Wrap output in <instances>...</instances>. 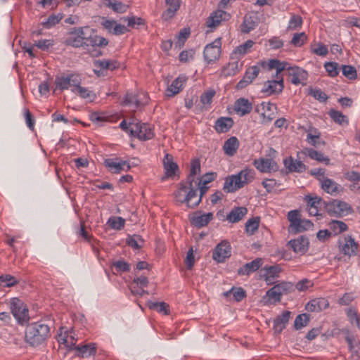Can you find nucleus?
<instances>
[{
	"label": "nucleus",
	"mask_w": 360,
	"mask_h": 360,
	"mask_svg": "<svg viewBox=\"0 0 360 360\" xmlns=\"http://www.w3.org/2000/svg\"><path fill=\"white\" fill-rule=\"evenodd\" d=\"M96 69L94 72L98 76H104L105 70H114L119 68V63L115 60H96L94 62Z\"/></svg>",
	"instance_id": "obj_15"
},
{
	"label": "nucleus",
	"mask_w": 360,
	"mask_h": 360,
	"mask_svg": "<svg viewBox=\"0 0 360 360\" xmlns=\"http://www.w3.org/2000/svg\"><path fill=\"white\" fill-rule=\"evenodd\" d=\"M91 30L93 34L87 37L86 40L84 41L85 49H89L90 47L94 48V46L103 47L108 44V41L105 38L96 34L94 30Z\"/></svg>",
	"instance_id": "obj_24"
},
{
	"label": "nucleus",
	"mask_w": 360,
	"mask_h": 360,
	"mask_svg": "<svg viewBox=\"0 0 360 360\" xmlns=\"http://www.w3.org/2000/svg\"><path fill=\"white\" fill-rule=\"evenodd\" d=\"M232 294L236 301H241L246 295L245 291L242 288H232L231 290L228 291L226 295Z\"/></svg>",
	"instance_id": "obj_60"
},
{
	"label": "nucleus",
	"mask_w": 360,
	"mask_h": 360,
	"mask_svg": "<svg viewBox=\"0 0 360 360\" xmlns=\"http://www.w3.org/2000/svg\"><path fill=\"white\" fill-rule=\"evenodd\" d=\"M190 28L188 27H184L181 29L178 35H177V44L179 46H181L184 44L185 41L188 39V37L190 36Z\"/></svg>",
	"instance_id": "obj_62"
},
{
	"label": "nucleus",
	"mask_w": 360,
	"mask_h": 360,
	"mask_svg": "<svg viewBox=\"0 0 360 360\" xmlns=\"http://www.w3.org/2000/svg\"><path fill=\"white\" fill-rule=\"evenodd\" d=\"M321 188L327 193L336 196L344 191V188L333 179L326 177L319 183Z\"/></svg>",
	"instance_id": "obj_19"
},
{
	"label": "nucleus",
	"mask_w": 360,
	"mask_h": 360,
	"mask_svg": "<svg viewBox=\"0 0 360 360\" xmlns=\"http://www.w3.org/2000/svg\"><path fill=\"white\" fill-rule=\"evenodd\" d=\"M233 125V120L231 117H221L216 120L214 127L217 132L225 133L228 131Z\"/></svg>",
	"instance_id": "obj_29"
},
{
	"label": "nucleus",
	"mask_w": 360,
	"mask_h": 360,
	"mask_svg": "<svg viewBox=\"0 0 360 360\" xmlns=\"http://www.w3.org/2000/svg\"><path fill=\"white\" fill-rule=\"evenodd\" d=\"M306 154L312 160H315L319 162H323L326 165H330V159L328 156H324L322 153L313 148L307 149Z\"/></svg>",
	"instance_id": "obj_41"
},
{
	"label": "nucleus",
	"mask_w": 360,
	"mask_h": 360,
	"mask_svg": "<svg viewBox=\"0 0 360 360\" xmlns=\"http://www.w3.org/2000/svg\"><path fill=\"white\" fill-rule=\"evenodd\" d=\"M254 166L262 172H271L278 169L277 164L271 159L259 158L255 160Z\"/></svg>",
	"instance_id": "obj_20"
},
{
	"label": "nucleus",
	"mask_w": 360,
	"mask_h": 360,
	"mask_svg": "<svg viewBox=\"0 0 360 360\" xmlns=\"http://www.w3.org/2000/svg\"><path fill=\"white\" fill-rule=\"evenodd\" d=\"M231 255V247L227 240H222L214 249L212 258L217 262H224Z\"/></svg>",
	"instance_id": "obj_11"
},
{
	"label": "nucleus",
	"mask_w": 360,
	"mask_h": 360,
	"mask_svg": "<svg viewBox=\"0 0 360 360\" xmlns=\"http://www.w3.org/2000/svg\"><path fill=\"white\" fill-rule=\"evenodd\" d=\"M328 306L329 302L326 298L319 297L309 301L305 305V309L310 312H318L326 309Z\"/></svg>",
	"instance_id": "obj_22"
},
{
	"label": "nucleus",
	"mask_w": 360,
	"mask_h": 360,
	"mask_svg": "<svg viewBox=\"0 0 360 360\" xmlns=\"http://www.w3.org/2000/svg\"><path fill=\"white\" fill-rule=\"evenodd\" d=\"M63 44L65 46H70L75 48H84V41L82 40V39L78 37L75 34L71 33V30L68 34V36L65 38Z\"/></svg>",
	"instance_id": "obj_38"
},
{
	"label": "nucleus",
	"mask_w": 360,
	"mask_h": 360,
	"mask_svg": "<svg viewBox=\"0 0 360 360\" xmlns=\"http://www.w3.org/2000/svg\"><path fill=\"white\" fill-rule=\"evenodd\" d=\"M77 91L79 96L82 98H89L91 99L95 96L94 94L92 91H89L88 89L81 86L80 84L78 86H75L74 89H72V92Z\"/></svg>",
	"instance_id": "obj_53"
},
{
	"label": "nucleus",
	"mask_w": 360,
	"mask_h": 360,
	"mask_svg": "<svg viewBox=\"0 0 360 360\" xmlns=\"http://www.w3.org/2000/svg\"><path fill=\"white\" fill-rule=\"evenodd\" d=\"M163 166L165 174L169 177L176 175V172L179 170L177 164L173 160V156L168 153L165 155L163 159Z\"/></svg>",
	"instance_id": "obj_27"
},
{
	"label": "nucleus",
	"mask_w": 360,
	"mask_h": 360,
	"mask_svg": "<svg viewBox=\"0 0 360 360\" xmlns=\"http://www.w3.org/2000/svg\"><path fill=\"white\" fill-rule=\"evenodd\" d=\"M258 25V18L256 15H245L243 22L240 25V30L243 33L248 34L254 30Z\"/></svg>",
	"instance_id": "obj_28"
},
{
	"label": "nucleus",
	"mask_w": 360,
	"mask_h": 360,
	"mask_svg": "<svg viewBox=\"0 0 360 360\" xmlns=\"http://www.w3.org/2000/svg\"><path fill=\"white\" fill-rule=\"evenodd\" d=\"M61 19H62V16L60 14L51 15L50 16H49V18L46 19V20L44 22H42L41 24L46 28H50V27L54 26L55 25L58 24L60 21Z\"/></svg>",
	"instance_id": "obj_59"
},
{
	"label": "nucleus",
	"mask_w": 360,
	"mask_h": 360,
	"mask_svg": "<svg viewBox=\"0 0 360 360\" xmlns=\"http://www.w3.org/2000/svg\"><path fill=\"white\" fill-rule=\"evenodd\" d=\"M200 172V163L198 159L193 160L191 162V167L190 173L186 179V184L190 186L198 187L197 181L195 179V176Z\"/></svg>",
	"instance_id": "obj_30"
},
{
	"label": "nucleus",
	"mask_w": 360,
	"mask_h": 360,
	"mask_svg": "<svg viewBox=\"0 0 360 360\" xmlns=\"http://www.w3.org/2000/svg\"><path fill=\"white\" fill-rule=\"evenodd\" d=\"M304 202H307L308 207H321L323 206L325 201L322 200L321 198L318 196H311L309 195H305L304 198Z\"/></svg>",
	"instance_id": "obj_49"
},
{
	"label": "nucleus",
	"mask_w": 360,
	"mask_h": 360,
	"mask_svg": "<svg viewBox=\"0 0 360 360\" xmlns=\"http://www.w3.org/2000/svg\"><path fill=\"white\" fill-rule=\"evenodd\" d=\"M338 247L340 252L349 257L357 255L359 245L351 236L339 240Z\"/></svg>",
	"instance_id": "obj_9"
},
{
	"label": "nucleus",
	"mask_w": 360,
	"mask_h": 360,
	"mask_svg": "<svg viewBox=\"0 0 360 360\" xmlns=\"http://www.w3.org/2000/svg\"><path fill=\"white\" fill-rule=\"evenodd\" d=\"M166 5L168 6L166 11L162 14V19L165 21L171 20L180 7L179 0H165Z\"/></svg>",
	"instance_id": "obj_26"
},
{
	"label": "nucleus",
	"mask_w": 360,
	"mask_h": 360,
	"mask_svg": "<svg viewBox=\"0 0 360 360\" xmlns=\"http://www.w3.org/2000/svg\"><path fill=\"white\" fill-rule=\"evenodd\" d=\"M126 243L131 248L139 250L142 247L143 240L139 235L128 236L126 239Z\"/></svg>",
	"instance_id": "obj_46"
},
{
	"label": "nucleus",
	"mask_w": 360,
	"mask_h": 360,
	"mask_svg": "<svg viewBox=\"0 0 360 360\" xmlns=\"http://www.w3.org/2000/svg\"><path fill=\"white\" fill-rule=\"evenodd\" d=\"M221 39L220 38L216 39L213 42L207 44L203 51V56L205 60L207 63L214 62L219 58L221 53Z\"/></svg>",
	"instance_id": "obj_10"
},
{
	"label": "nucleus",
	"mask_w": 360,
	"mask_h": 360,
	"mask_svg": "<svg viewBox=\"0 0 360 360\" xmlns=\"http://www.w3.org/2000/svg\"><path fill=\"white\" fill-rule=\"evenodd\" d=\"M102 2L104 6L110 8L114 12L118 13H125L129 8L128 5L117 0H103Z\"/></svg>",
	"instance_id": "obj_37"
},
{
	"label": "nucleus",
	"mask_w": 360,
	"mask_h": 360,
	"mask_svg": "<svg viewBox=\"0 0 360 360\" xmlns=\"http://www.w3.org/2000/svg\"><path fill=\"white\" fill-rule=\"evenodd\" d=\"M345 340L348 344L349 351L352 352L353 356L359 357L360 346L358 343H354V338L352 336H347Z\"/></svg>",
	"instance_id": "obj_52"
},
{
	"label": "nucleus",
	"mask_w": 360,
	"mask_h": 360,
	"mask_svg": "<svg viewBox=\"0 0 360 360\" xmlns=\"http://www.w3.org/2000/svg\"><path fill=\"white\" fill-rule=\"evenodd\" d=\"M130 134L140 140L151 139L154 136L152 128L148 124L129 122Z\"/></svg>",
	"instance_id": "obj_6"
},
{
	"label": "nucleus",
	"mask_w": 360,
	"mask_h": 360,
	"mask_svg": "<svg viewBox=\"0 0 360 360\" xmlns=\"http://www.w3.org/2000/svg\"><path fill=\"white\" fill-rule=\"evenodd\" d=\"M74 349L78 352L77 356L82 358L94 355L96 352V347L94 343L86 344L82 346H75Z\"/></svg>",
	"instance_id": "obj_35"
},
{
	"label": "nucleus",
	"mask_w": 360,
	"mask_h": 360,
	"mask_svg": "<svg viewBox=\"0 0 360 360\" xmlns=\"http://www.w3.org/2000/svg\"><path fill=\"white\" fill-rule=\"evenodd\" d=\"M288 65H289L288 63L284 61L281 62L278 59L261 60L258 62L257 65L251 66L246 70L243 78L238 82L236 88L237 89H243L251 84L258 76L259 72L261 71V68L264 72L275 70H276V75H278L281 72L291 69V68Z\"/></svg>",
	"instance_id": "obj_1"
},
{
	"label": "nucleus",
	"mask_w": 360,
	"mask_h": 360,
	"mask_svg": "<svg viewBox=\"0 0 360 360\" xmlns=\"http://www.w3.org/2000/svg\"><path fill=\"white\" fill-rule=\"evenodd\" d=\"M254 44V41L252 40H248L246 41L243 44H241L236 47V49L234 50L233 53L235 54H240L242 56L245 55L248 50L250 49Z\"/></svg>",
	"instance_id": "obj_64"
},
{
	"label": "nucleus",
	"mask_w": 360,
	"mask_h": 360,
	"mask_svg": "<svg viewBox=\"0 0 360 360\" xmlns=\"http://www.w3.org/2000/svg\"><path fill=\"white\" fill-rule=\"evenodd\" d=\"M314 285V283L312 281L309 280L307 278H303L298 281L295 287L296 290H297L299 292H306L309 288H312Z\"/></svg>",
	"instance_id": "obj_54"
},
{
	"label": "nucleus",
	"mask_w": 360,
	"mask_h": 360,
	"mask_svg": "<svg viewBox=\"0 0 360 360\" xmlns=\"http://www.w3.org/2000/svg\"><path fill=\"white\" fill-rule=\"evenodd\" d=\"M309 240L304 236H299L294 238V252L300 255H304L309 250Z\"/></svg>",
	"instance_id": "obj_23"
},
{
	"label": "nucleus",
	"mask_w": 360,
	"mask_h": 360,
	"mask_svg": "<svg viewBox=\"0 0 360 360\" xmlns=\"http://www.w3.org/2000/svg\"><path fill=\"white\" fill-rule=\"evenodd\" d=\"M328 114L332 120L339 124H348L349 123L347 116L344 115L340 111L330 110Z\"/></svg>",
	"instance_id": "obj_48"
},
{
	"label": "nucleus",
	"mask_w": 360,
	"mask_h": 360,
	"mask_svg": "<svg viewBox=\"0 0 360 360\" xmlns=\"http://www.w3.org/2000/svg\"><path fill=\"white\" fill-rule=\"evenodd\" d=\"M117 273L128 272L130 271L129 264L124 260L115 261L112 264Z\"/></svg>",
	"instance_id": "obj_57"
},
{
	"label": "nucleus",
	"mask_w": 360,
	"mask_h": 360,
	"mask_svg": "<svg viewBox=\"0 0 360 360\" xmlns=\"http://www.w3.org/2000/svg\"><path fill=\"white\" fill-rule=\"evenodd\" d=\"M252 110V105L247 98H240L234 103V110L240 116L249 114Z\"/></svg>",
	"instance_id": "obj_21"
},
{
	"label": "nucleus",
	"mask_w": 360,
	"mask_h": 360,
	"mask_svg": "<svg viewBox=\"0 0 360 360\" xmlns=\"http://www.w3.org/2000/svg\"><path fill=\"white\" fill-rule=\"evenodd\" d=\"M323 207L330 217L337 218H341L354 212V210L349 204L337 199L324 202Z\"/></svg>",
	"instance_id": "obj_4"
},
{
	"label": "nucleus",
	"mask_w": 360,
	"mask_h": 360,
	"mask_svg": "<svg viewBox=\"0 0 360 360\" xmlns=\"http://www.w3.org/2000/svg\"><path fill=\"white\" fill-rule=\"evenodd\" d=\"M260 219L259 217H253L245 223V232L249 235H252L257 231L259 225Z\"/></svg>",
	"instance_id": "obj_44"
},
{
	"label": "nucleus",
	"mask_w": 360,
	"mask_h": 360,
	"mask_svg": "<svg viewBox=\"0 0 360 360\" xmlns=\"http://www.w3.org/2000/svg\"><path fill=\"white\" fill-rule=\"evenodd\" d=\"M281 72L278 75L276 73L275 76L277 79L268 80L264 84V86L262 89V92L270 96L274 94H278L282 91L283 89V79L282 77H280Z\"/></svg>",
	"instance_id": "obj_14"
},
{
	"label": "nucleus",
	"mask_w": 360,
	"mask_h": 360,
	"mask_svg": "<svg viewBox=\"0 0 360 360\" xmlns=\"http://www.w3.org/2000/svg\"><path fill=\"white\" fill-rule=\"evenodd\" d=\"M262 265V259L256 258L250 262L246 263L237 271L238 275H249L258 270Z\"/></svg>",
	"instance_id": "obj_25"
},
{
	"label": "nucleus",
	"mask_w": 360,
	"mask_h": 360,
	"mask_svg": "<svg viewBox=\"0 0 360 360\" xmlns=\"http://www.w3.org/2000/svg\"><path fill=\"white\" fill-rule=\"evenodd\" d=\"M308 37L305 32L294 33V46L301 47L307 41Z\"/></svg>",
	"instance_id": "obj_58"
},
{
	"label": "nucleus",
	"mask_w": 360,
	"mask_h": 360,
	"mask_svg": "<svg viewBox=\"0 0 360 360\" xmlns=\"http://www.w3.org/2000/svg\"><path fill=\"white\" fill-rule=\"evenodd\" d=\"M212 219L213 214L212 212L201 214L200 212H195L190 217L191 224L198 229L207 226Z\"/></svg>",
	"instance_id": "obj_18"
},
{
	"label": "nucleus",
	"mask_w": 360,
	"mask_h": 360,
	"mask_svg": "<svg viewBox=\"0 0 360 360\" xmlns=\"http://www.w3.org/2000/svg\"><path fill=\"white\" fill-rule=\"evenodd\" d=\"M308 73L306 70L294 65V84H306Z\"/></svg>",
	"instance_id": "obj_40"
},
{
	"label": "nucleus",
	"mask_w": 360,
	"mask_h": 360,
	"mask_svg": "<svg viewBox=\"0 0 360 360\" xmlns=\"http://www.w3.org/2000/svg\"><path fill=\"white\" fill-rule=\"evenodd\" d=\"M231 18V15L222 10H217L211 13L207 18L206 25L209 27H216L220 25L222 21H228Z\"/></svg>",
	"instance_id": "obj_17"
},
{
	"label": "nucleus",
	"mask_w": 360,
	"mask_h": 360,
	"mask_svg": "<svg viewBox=\"0 0 360 360\" xmlns=\"http://www.w3.org/2000/svg\"><path fill=\"white\" fill-rule=\"evenodd\" d=\"M186 78L185 76H179L175 79L172 83L167 89V96H173L178 94L182 89L184 84L186 82Z\"/></svg>",
	"instance_id": "obj_34"
},
{
	"label": "nucleus",
	"mask_w": 360,
	"mask_h": 360,
	"mask_svg": "<svg viewBox=\"0 0 360 360\" xmlns=\"http://www.w3.org/2000/svg\"><path fill=\"white\" fill-rule=\"evenodd\" d=\"M195 188L188 184L181 182L179 185V189L174 193V198L180 203H186L189 208H195L198 205V201H193L195 198Z\"/></svg>",
	"instance_id": "obj_5"
},
{
	"label": "nucleus",
	"mask_w": 360,
	"mask_h": 360,
	"mask_svg": "<svg viewBox=\"0 0 360 360\" xmlns=\"http://www.w3.org/2000/svg\"><path fill=\"white\" fill-rule=\"evenodd\" d=\"M342 74L349 79H354L357 77L356 68L352 65H343L341 67Z\"/></svg>",
	"instance_id": "obj_55"
},
{
	"label": "nucleus",
	"mask_w": 360,
	"mask_h": 360,
	"mask_svg": "<svg viewBox=\"0 0 360 360\" xmlns=\"http://www.w3.org/2000/svg\"><path fill=\"white\" fill-rule=\"evenodd\" d=\"M329 228L333 231L335 235L340 234L348 229L347 225L345 222L338 220H332L329 223Z\"/></svg>",
	"instance_id": "obj_47"
},
{
	"label": "nucleus",
	"mask_w": 360,
	"mask_h": 360,
	"mask_svg": "<svg viewBox=\"0 0 360 360\" xmlns=\"http://www.w3.org/2000/svg\"><path fill=\"white\" fill-rule=\"evenodd\" d=\"M264 270L265 271L264 274L265 276V281L269 284L272 283L274 278L277 276L279 273V268L276 266H270L268 267L266 266Z\"/></svg>",
	"instance_id": "obj_45"
},
{
	"label": "nucleus",
	"mask_w": 360,
	"mask_h": 360,
	"mask_svg": "<svg viewBox=\"0 0 360 360\" xmlns=\"http://www.w3.org/2000/svg\"><path fill=\"white\" fill-rule=\"evenodd\" d=\"M11 309L13 316L18 323L23 324L28 321V310L23 302L19 299L14 298L11 302Z\"/></svg>",
	"instance_id": "obj_8"
},
{
	"label": "nucleus",
	"mask_w": 360,
	"mask_h": 360,
	"mask_svg": "<svg viewBox=\"0 0 360 360\" xmlns=\"http://www.w3.org/2000/svg\"><path fill=\"white\" fill-rule=\"evenodd\" d=\"M123 20L127 21V25L132 28L136 27V25H143L145 24L144 19L135 16L123 18Z\"/></svg>",
	"instance_id": "obj_63"
},
{
	"label": "nucleus",
	"mask_w": 360,
	"mask_h": 360,
	"mask_svg": "<svg viewBox=\"0 0 360 360\" xmlns=\"http://www.w3.org/2000/svg\"><path fill=\"white\" fill-rule=\"evenodd\" d=\"M276 106L274 104L266 102H262L255 108L257 112H261L263 124H268L276 118Z\"/></svg>",
	"instance_id": "obj_12"
},
{
	"label": "nucleus",
	"mask_w": 360,
	"mask_h": 360,
	"mask_svg": "<svg viewBox=\"0 0 360 360\" xmlns=\"http://www.w3.org/2000/svg\"><path fill=\"white\" fill-rule=\"evenodd\" d=\"M278 286H273L267 290L266 295L263 297L262 301L266 304H275L281 300V291Z\"/></svg>",
	"instance_id": "obj_32"
},
{
	"label": "nucleus",
	"mask_w": 360,
	"mask_h": 360,
	"mask_svg": "<svg viewBox=\"0 0 360 360\" xmlns=\"http://www.w3.org/2000/svg\"><path fill=\"white\" fill-rule=\"evenodd\" d=\"M198 187L195 188V198H193V201H198V205L202 200V196L207 191L209 187L207 185L201 184L200 183H197Z\"/></svg>",
	"instance_id": "obj_56"
},
{
	"label": "nucleus",
	"mask_w": 360,
	"mask_h": 360,
	"mask_svg": "<svg viewBox=\"0 0 360 360\" xmlns=\"http://www.w3.org/2000/svg\"><path fill=\"white\" fill-rule=\"evenodd\" d=\"M314 224L309 219H302L299 211L294 210V234L312 229Z\"/></svg>",
	"instance_id": "obj_16"
},
{
	"label": "nucleus",
	"mask_w": 360,
	"mask_h": 360,
	"mask_svg": "<svg viewBox=\"0 0 360 360\" xmlns=\"http://www.w3.org/2000/svg\"><path fill=\"white\" fill-rule=\"evenodd\" d=\"M147 305L150 309L155 310L165 315L169 314V306L164 302H152L148 301Z\"/></svg>",
	"instance_id": "obj_39"
},
{
	"label": "nucleus",
	"mask_w": 360,
	"mask_h": 360,
	"mask_svg": "<svg viewBox=\"0 0 360 360\" xmlns=\"http://www.w3.org/2000/svg\"><path fill=\"white\" fill-rule=\"evenodd\" d=\"M254 178L255 171L252 169L245 168L237 174L227 176L225 179L223 189L226 193H233L251 182Z\"/></svg>",
	"instance_id": "obj_2"
},
{
	"label": "nucleus",
	"mask_w": 360,
	"mask_h": 360,
	"mask_svg": "<svg viewBox=\"0 0 360 360\" xmlns=\"http://www.w3.org/2000/svg\"><path fill=\"white\" fill-rule=\"evenodd\" d=\"M290 311H285L282 314L278 316L274 321V329L276 333H281L285 327V325L289 321Z\"/></svg>",
	"instance_id": "obj_36"
},
{
	"label": "nucleus",
	"mask_w": 360,
	"mask_h": 360,
	"mask_svg": "<svg viewBox=\"0 0 360 360\" xmlns=\"http://www.w3.org/2000/svg\"><path fill=\"white\" fill-rule=\"evenodd\" d=\"M338 64L335 62H326L324 68L330 77H334L338 75Z\"/></svg>",
	"instance_id": "obj_61"
},
{
	"label": "nucleus",
	"mask_w": 360,
	"mask_h": 360,
	"mask_svg": "<svg viewBox=\"0 0 360 360\" xmlns=\"http://www.w3.org/2000/svg\"><path fill=\"white\" fill-rule=\"evenodd\" d=\"M310 314L304 313L299 314L294 320V329L300 330L307 326L310 321Z\"/></svg>",
	"instance_id": "obj_43"
},
{
	"label": "nucleus",
	"mask_w": 360,
	"mask_h": 360,
	"mask_svg": "<svg viewBox=\"0 0 360 360\" xmlns=\"http://www.w3.org/2000/svg\"><path fill=\"white\" fill-rule=\"evenodd\" d=\"M18 283V280L9 274H2L0 276V285L3 287H11Z\"/></svg>",
	"instance_id": "obj_51"
},
{
	"label": "nucleus",
	"mask_w": 360,
	"mask_h": 360,
	"mask_svg": "<svg viewBox=\"0 0 360 360\" xmlns=\"http://www.w3.org/2000/svg\"><path fill=\"white\" fill-rule=\"evenodd\" d=\"M56 88L61 91L68 89L70 86H78L82 83L80 75L76 73L68 74L65 76L58 77L55 81Z\"/></svg>",
	"instance_id": "obj_7"
},
{
	"label": "nucleus",
	"mask_w": 360,
	"mask_h": 360,
	"mask_svg": "<svg viewBox=\"0 0 360 360\" xmlns=\"http://www.w3.org/2000/svg\"><path fill=\"white\" fill-rule=\"evenodd\" d=\"M239 147V141L236 136H231L225 141L223 150L226 155L233 156Z\"/></svg>",
	"instance_id": "obj_33"
},
{
	"label": "nucleus",
	"mask_w": 360,
	"mask_h": 360,
	"mask_svg": "<svg viewBox=\"0 0 360 360\" xmlns=\"http://www.w3.org/2000/svg\"><path fill=\"white\" fill-rule=\"evenodd\" d=\"M106 224L111 229L120 231L124 227L125 220L121 217L113 216L108 219Z\"/></svg>",
	"instance_id": "obj_42"
},
{
	"label": "nucleus",
	"mask_w": 360,
	"mask_h": 360,
	"mask_svg": "<svg viewBox=\"0 0 360 360\" xmlns=\"http://www.w3.org/2000/svg\"><path fill=\"white\" fill-rule=\"evenodd\" d=\"M48 325L41 322L29 324L25 330V341L32 347L40 345L49 336Z\"/></svg>",
	"instance_id": "obj_3"
},
{
	"label": "nucleus",
	"mask_w": 360,
	"mask_h": 360,
	"mask_svg": "<svg viewBox=\"0 0 360 360\" xmlns=\"http://www.w3.org/2000/svg\"><path fill=\"white\" fill-rule=\"evenodd\" d=\"M308 94L321 103L326 102L328 98V96L320 89H313L310 87L308 89Z\"/></svg>",
	"instance_id": "obj_50"
},
{
	"label": "nucleus",
	"mask_w": 360,
	"mask_h": 360,
	"mask_svg": "<svg viewBox=\"0 0 360 360\" xmlns=\"http://www.w3.org/2000/svg\"><path fill=\"white\" fill-rule=\"evenodd\" d=\"M248 213L245 207H235L226 215V220L231 223H236L240 221Z\"/></svg>",
	"instance_id": "obj_31"
},
{
	"label": "nucleus",
	"mask_w": 360,
	"mask_h": 360,
	"mask_svg": "<svg viewBox=\"0 0 360 360\" xmlns=\"http://www.w3.org/2000/svg\"><path fill=\"white\" fill-rule=\"evenodd\" d=\"M118 158H108L104 160V165L113 174H119L122 171H129L131 165L125 160L118 161Z\"/></svg>",
	"instance_id": "obj_13"
}]
</instances>
